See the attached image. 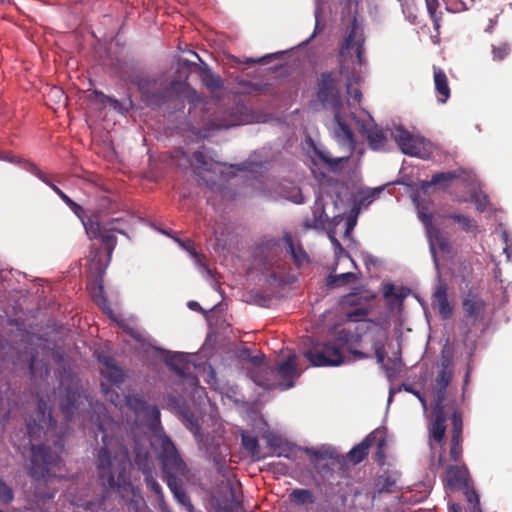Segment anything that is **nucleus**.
Wrapping results in <instances>:
<instances>
[{
  "instance_id": "1",
  "label": "nucleus",
  "mask_w": 512,
  "mask_h": 512,
  "mask_svg": "<svg viewBox=\"0 0 512 512\" xmlns=\"http://www.w3.org/2000/svg\"><path fill=\"white\" fill-rule=\"evenodd\" d=\"M97 432L101 441L94 450L95 467L101 486L106 491L122 492L131 487V460L122 427L99 407Z\"/></svg>"
},
{
  "instance_id": "2",
  "label": "nucleus",
  "mask_w": 512,
  "mask_h": 512,
  "mask_svg": "<svg viewBox=\"0 0 512 512\" xmlns=\"http://www.w3.org/2000/svg\"><path fill=\"white\" fill-rule=\"evenodd\" d=\"M49 399H38L37 409L26 424L30 445V476L44 479L57 476L64 453V433L58 430L52 417Z\"/></svg>"
},
{
  "instance_id": "3",
  "label": "nucleus",
  "mask_w": 512,
  "mask_h": 512,
  "mask_svg": "<svg viewBox=\"0 0 512 512\" xmlns=\"http://www.w3.org/2000/svg\"><path fill=\"white\" fill-rule=\"evenodd\" d=\"M85 231L90 240H99L90 248L88 261L89 269L101 277L111 262L113 251L117 245L115 233L125 235V227L122 218H111L106 221H98L89 218L84 222Z\"/></svg>"
},
{
  "instance_id": "4",
  "label": "nucleus",
  "mask_w": 512,
  "mask_h": 512,
  "mask_svg": "<svg viewBox=\"0 0 512 512\" xmlns=\"http://www.w3.org/2000/svg\"><path fill=\"white\" fill-rule=\"evenodd\" d=\"M357 338L349 330H338L333 340L316 343L304 357L315 367L339 366L344 363L343 349L358 344Z\"/></svg>"
},
{
  "instance_id": "5",
  "label": "nucleus",
  "mask_w": 512,
  "mask_h": 512,
  "mask_svg": "<svg viewBox=\"0 0 512 512\" xmlns=\"http://www.w3.org/2000/svg\"><path fill=\"white\" fill-rule=\"evenodd\" d=\"M342 70L338 72L325 71L320 73L316 80V103L312 106L315 110L321 109H332L333 112L340 110L341 108V96H340V74Z\"/></svg>"
},
{
  "instance_id": "6",
  "label": "nucleus",
  "mask_w": 512,
  "mask_h": 512,
  "mask_svg": "<svg viewBox=\"0 0 512 512\" xmlns=\"http://www.w3.org/2000/svg\"><path fill=\"white\" fill-rule=\"evenodd\" d=\"M156 444L159 462L167 479L184 477L187 466L173 441L166 434H161L156 435Z\"/></svg>"
},
{
  "instance_id": "7",
  "label": "nucleus",
  "mask_w": 512,
  "mask_h": 512,
  "mask_svg": "<svg viewBox=\"0 0 512 512\" xmlns=\"http://www.w3.org/2000/svg\"><path fill=\"white\" fill-rule=\"evenodd\" d=\"M59 387L60 409L67 422L74 420L85 409L91 406L88 397L84 395L81 387L76 382H71L68 386Z\"/></svg>"
},
{
  "instance_id": "8",
  "label": "nucleus",
  "mask_w": 512,
  "mask_h": 512,
  "mask_svg": "<svg viewBox=\"0 0 512 512\" xmlns=\"http://www.w3.org/2000/svg\"><path fill=\"white\" fill-rule=\"evenodd\" d=\"M259 256L265 273L274 280L280 278L279 275L286 271L285 256L280 241L272 239L262 243L259 247Z\"/></svg>"
},
{
  "instance_id": "9",
  "label": "nucleus",
  "mask_w": 512,
  "mask_h": 512,
  "mask_svg": "<svg viewBox=\"0 0 512 512\" xmlns=\"http://www.w3.org/2000/svg\"><path fill=\"white\" fill-rule=\"evenodd\" d=\"M250 379L258 386L271 390L277 387L276 371L259 357L253 358V366L249 369Z\"/></svg>"
},
{
  "instance_id": "10",
  "label": "nucleus",
  "mask_w": 512,
  "mask_h": 512,
  "mask_svg": "<svg viewBox=\"0 0 512 512\" xmlns=\"http://www.w3.org/2000/svg\"><path fill=\"white\" fill-rule=\"evenodd\" d=\"M276 371L277 387L282 390L292 388L295 379L299 376L297 372L296 356L289 355L287 359L273 366Z\"/></svg>"
},
{
  "instance_id": "11",
  "label": "nucleus",
  "mask_w": 512,
  "mask_h": 512,
  "mask_svg": "<svg viewBox=\"0 0 512 512\" xmlns=\"http://www.w3.org/2000/svg\"><path fill=\"white\" fill-rule=\"evenodd\" d=\"M126 406L138 417H143L151 422L160 420V411L157 406H150L140 394H128L125 396Z\"/></svg>"
},
{
  "instance_id": "12",
  "label": "nucleus",
  "mask_w": 512,
  "mask_h": 512,
  "mask_svg": "<svg viewBox=\"0 0 512 512\" xmlns=\"http://www.w3.org/2000/svg\"><path fill=\"white\" fill-rule=\"evenodd\" d=\"M371 346L374 350L377 362L384 369L386 376L389 380L395 379L400 372V359H389L385 363L387 352L385 350V340L378 337H373L371 340Z\"/></svg>"
},
{
  "instance_id": "13",
  "label": "nucleus",
  "mask_w": 512,
  "mask_h": 512,
  "mask_svg": "<svg viewBox=\"0 0 512 512\" xmlns=\"http://www.w3.org/2000/svg\"><path fill=\"white\" fill-rule=\"evenodd\" d=\"M487 303L478 294L469 290L462 299V308L465 316L474 322L483 319Z\"/></svg>"
},
{
  "instance_id": "14",
  "label": "nucleus",
  "mask_w": 512,
  "mask_h": 512,
  "mask_svg": "<svg viewBox=\"0 0 512 512\" xmlns=\"http://www.w3.org/2000/svg\"><path fill=\"white\" fill-rule=\"evenodd\" d=\"M429 446L434 449V443L442 444L446 434V413L445 411H432L428 424Z\"/></svg>"
},
{
  "instance_id": "15",
  "label": "nucleus",
  "mask_w": 512,
  "mask_h": 512,
  "mask_svg": "<svg viewBox=\"0 0 512 512\" xmlns=\"http://www.w3.org/2000/svg\"><path fill=\"white\" fill-rule=\"evenodd\" d=\"M470 475L465 465H450L446 469L445 487L450 490H463L470 484Z\"/></svg>"
},
{
  "instance_id": "16",
  "label": "nucleus",
  "mask_w": 512,
  "mask_h": 512,
  "mask_svg": "<svg viewBox=\"0 0 512 512\" xmlns=\"http://www.w3.org/2000/svg\"><path fill=\"white\" fill-rule=\"evenodd\" d=\"M448 286L446 283L439 281L432 295L433 306L438 308L440 316L447 320L452 316L453 307L448 301Z\"/></svg>"
},
{
  "instance_id": "17",
  "label": "nucleus",
  "mask_w": 512,
  "mask_h": 512,
  "mask_svg": "<svg viewBox=\"0 0 512 512\" xmlns=\"http://www.w3.org/2000/svg\"><path fill=\"white\" fill-rule=\"evenodd\" d=\"M99 361L103 364L104 368L101 373L113 385H121L125 380L124 370L116 365L115 360L108 356H99Z\"/></svg>"
},
{
  "instance_id": "18",
  "label": "nucleus",
  "mask_w": 512,
  "mask_h": 512,
  "mask_svg": "<svg viewBox=\"0 0 512 512\" xmlns=\"http://www.w3.org/2000/svg\"><path fill=\"white\" fill-rule=\"evenodd\" d=\"M394 139L404 154L415 156L419 153V143L417 139L402 127L396 128Z\"/></svg>"
},
{
  "instance_id": "19",
  "label": "nucleus",
  "mask_w": 512,
  "mask_h": 512,
  "mask_svg": "<svg viewBox=\"0 0 512 512\" xmlns=\"http://www.w3.org/2000/svg\"><path fill=\"white\" fill-rule=\"evenodd\" d=\"M133 83L137 85L142 96L150 103L160 104L164 98L165 94L162 92H153L151 88H154L156 85V81L154 79H150L144 76H136L133 80Z\"/></svg>"
},
{
  "instance_id": "20",
  "label": "nucleus",
  "mask_w": 512,
  "mask_h": 512,
  "mask_svg": "<svg viewBox=\"0 0 512 512\" xmlns=\"http://www.w3.org/2000/svg\"><path fill=\"white\" fill-rule=\"evenodd\" d=\"M378 432H370L359 444L354 446L348 453L347 458L353 464L362 462L368 455L369 449L375 443V435Z\"/></svg>"
},
{
  "instance_id": "21",
  "label": "nucleus",
  "mask_w": 512,
  "mask_h": 512,
  "mask_svg": "<svg viewBox=\"0 0 512 512\" xmlns=\"http://www.w3.org/2000/svg\"><path fill=\"white\" fill-rule=\"evenodd\" d=\"M434 72V85L437 92L438 102L444 104L450 97V87L448 84V78L445 72L438 67H433Z\"/></svg>"
},
{
  "instance_id": "22",
  "label": "nucleus",
  "mask_w": 512,
  "mask_h": 512,
  "mask_svg": "<svg viewBox=\"0 0 512 512\" xmlns=\"http://www.w3.org/2000/svg\"><path fill=\"white\" fill-rule=\"evenodd\" d=\"M193 54L201 61L200 65H195L198 67V71L200 73L201 81L203 84L210 90L221 89L223 85L221 78L211 71L210 67L200 59L196 52H193Z\"/></svg>"
},
{
  "instance_id": "23",
  "label": "nucleus",
  "mask_w": 512,
  "mask_h": 512,
  "mask_svg": "<svg viewBox=\"0 0 512 512\" xmlns=\"http://www.w3.org/2000/svg\"><path fill=\"white\" fill-rule=\"evenodd\" d=\"M288 253L291 255L296 267L300 268L304 263L309 261L307 252L300 243L295 244L291 235L286 234L283 237Z\"/></svg>"
},
{
  "instance_id": "24",
  "label": "nucleus",
  "mask_w": 512,
  "mask_h": 512,
  "mask_svg": "<svg viewBox=\"0 0 512 512\" xmlns=\"http://www.w3.org/2000/svg\"><path fill=\"white\" fill-rule=\"evenodd\" d=\"M134 452V461L137 468L144 474L149 473L152 468V460L149 449L147 447L142 446L138 441H136Z\"/></svg>"
},
{
  "instance_id": "25",
  "label": "nucleus",
  "mask_w": 512,
  "mask_h": 512,
  "mask_svg": "<svg viewBox=\"0 0 512 512\" xmlns=\"http://www.w3.org/2000/svg\"><path fill=\"white\" fill-rule=\"evenodd\" d=\"M446 219H451L455 223L459 224L460 229L466 233H472L474 235L478 232V224L476 220L457 212H450L442 216Z\"/></svg>"
},
{
  "instance_id": "26",
  "label": "nucleus",
  "mask_w": 512,
  "mask_h": 512,
  "mask_svg": "<svg viewBox=\"0 0 512 512\" xmlns=\"http://www.w3.org/2000/svg\"><path fill=\"white\" fill-rule=\"evenodd\" d=\"M305 453L309 457L310 463L313 465V467L316 470L320 471V460H327V459H335L336 458V451L332 448H321V449H314V448H305Z\"/></svg>"
},
{
  "instance_id": "27",
  "label": "nucleus",
  "mask_w": 512,
  "mask_h": 512,
  "mask_svg": "<svg viewBox=\"0 0 512 512\" xmlns=\"http://www.w3.org/2000/svg\"><path fill=\"white\" fill-rule=\"evenodd\" d=\"M243 123L242 116L237 113H224L212 120V127L215 129H227Z\"/></svg>"
},
{
  "instance_id": "28",
  "label": "nucleus",
  "mask_w": 512,
  "mask_h": 512,
  "mask_svg": "<svg viewBox=\"0 0 512 512\" xmlns=\"http://www.w3.org/2000/svg\"><path fill=\"white\" fill-rule=\"evenodd\" d=\"M167 485H168L169 489L171 490V492L173 493L176 500L180 504H182L184 506H189L190 508L193 507L191 504V501H190V497L188 496L185 489L183 488L181 478L167 479Z\"/></svg>"
},
{
  "instance_id": "29",
  "label": "nucleus",
  "mask_w": 512,
  "mask_h": 512,
  "mask_svg": "<svg viewBox=\"0 0 512 512\" xmlns=\"http://www.w3.org/2000/svg\"><path fill=\"white\" fill-rule=\"evenodd\" d=\"M334 121L337 124L336 136L341 139L345 144H354V135L350 127L342 121L340 110L334 111Z\"/></svg>"
},
{
  "instance_id": "30",
  "label": "nucleus",
  "mask_w": 512,
  "mask_h": 512,
  "mask_svg": "<svg viewBox=\"0 0 512 512\" xmlns=\"http://www.w3.org/2000/svg\"><path fill=\"white\" fill-rule=\"evenodd\" d=\"M396 477L392 475L390 472L385 471L383 474L379 475L375 482V487L377 492H394L397 488Z\"/></svg>"
},
{
  "instance_id": "31",
  "label": "nucleus",
  "mask_w": 512,
  "mask_h": 512,
  "mask_svg": "<svg viewBox=\"0 0 512 512\" xmlns=\"http://www.w3.org/2000/svg\"><path fill=\"white\" fill-rule=\"evenodd\" d=\"M183 156L186 157V153L180 151ZM187 160L190 165L200 171H210L212 167V161L202 151H195L191 158L187 156Z\"/></svg>"
},
{
  "instance_id": "32",
  "label": "nucleus",
  "mask_w": 512,
  "mask_h": 512,
  "mask_svg": "<svg viewBox=\"0 0 512 512\" xmlns=\"http://www.w3.org/2000/svg\"><path fill=\"white\" fill-rule=\"evenodd\" d=\"M291 502L296 505L308 506L315 502V496L309 489L297 488L294 489L289 496Z\"/></svg>"
},
{
  "instance_id": "33",
  "label": "nucleus",
  "mask_w": 512,
  "mask_h": 512,
  "mask_svg": "<svg viewBox=\"0 0 512 512\" xmlns=\"http://www.w3.org/2000/svg\"><path fill=\"white\" fill-rule=\"evenodd\" d=\"M356 36H357V29H356L355 25L353 24L347 37L345 38L344 45L342 46L340 54L343 55L344 50H350L355 47L357 57L359 58V61H361L362 43L360 40H356Z\"/></svg>"
},
{
  "instance_id": "34",
  "label": "nucleus",
  "mask_w": 512,
  "mask_h": 512,
  "mask_svg": "<svg viewBox=\"0 0 512 512\" xmlns=\"http://www.w3.org/2000/svg\"><path fill=\"white\" fill-rule=\"evenodd\" d=\"M372 432H378L377 435H375V443H374L377 446L376 461L379 464H383L384 459H385V449L387 446L386 431H385V429L377 428V429L373 430Z\"/></svg>"
},
{
  "instance_id": "35",
  "label": "nucleus",
  "mask_w": 512,
  "mask_h": 512,
  "mask_svg": "<svg viewBox=\"0 0 512 512\" xmlns=\"http://www.w3.org/2000/svg\"><path fill=\"white\" fill-rule=\"evenodd\" d=\"M241 441L244 449L252 456L259 458L260 448L256 436L246 432H242Z\"/></svg>"
},
{
  "instance_id": "36",
  "label": "nucleus",
  "mask_w": 512,
  "mask_h": 512,
  "mask_svg": "<svg viewBox=\"0 0 512 512\" xmlns=\"http://www.w3.org/2000/svg\"><path fill=\"white\" fill-rule=\"evenodd\" d=\"M460 177L458 171L439 172L432 175L430 185H441L447 187L453 180Z\"/></svg>"
},
{
  "instance_id": "37",
  "label": "nucleus",
  "mask_w": 512,
  "mask_h": 512,
  "mask_svg": "<svg viewBox=\"0 0 512 512\" xmlns=\"http://www.w3.org/2000/svg\"><path fill=\"white\" fill-rule=\"evenodd\" d=\"M367 139L369 142V146L373 150H378L384 147L386 143L385 133L377 128L370 129L367 131Z\"/></svg>"
},
{
  "instance_id": "38",
  "label": "nucleus",
  "mask_w": 512,
  "mask_h": 512,
  "mask_svg": "<svg viewBox=\"0 0 512 512\" xmlns=\"http://www.w3.org/2000/svg\"><path fill=\"white\" fill-rule=\"evenodd\" d=\"M356 279V275L352 272H346L341 274H330L327 277L326 284L331 287H340L350 283Z\"/></svg>"
},
{
  "instance_id": "39",
  "label": "nucleus",
  "mask_w": 512,
  "mask_h": 512,
  "mask_svg": "<svg viewBox=\"0 0 512 512\" xmlns=\"http://www.w3.org/2000/svg\"><path fill=\"white\" fill-rule=\"evenodd\" d=\"M429 238L442 252H449L450 242L441 234L439 229L433 228L432 230H429Z\"/></svg>"
},
{
  "instance_id": "40",
  "label": "nucleus",
  "mask_w": 512,
  "mask_h": 512,
  "mask_svg": "<svg viewBox=\"0 0 512 512\" xmlns=\"http://www.w3.org/2000/svg\"><path fill=\"white\" fill-rule=\"evenodd\" d=\"M243 506L239 500L236 499L234 493H231V499L219 504L215 512H242Z\"/></svg>"
},
{
  "instance_id": "41",
  "label": "nucleus",
  "mask_w": 512,
  "mask_h": 512,
  "mask_svg": "<svg viewBox=\"0 0 512 512\" xmlns=\"http://www.w3.org/2000/svg\"><path fill=\"white\" fill-rule=\"evenodd\" d=\"M447 388L435 387L433 388V410L432 411H445L444 402L446 400Z\"/></svg>"
},
{
  "instance_id": "42",
  "label": "nucleus",
  "mask_w": 512,
  "mask_h": 512,
  "mask_svg": "<svg viewBox=\"0 0 512 512\" xmlns=\"http://www.w3.org/2000/svg\"><path fill=\"white\" fill-rule=\"evenodd\" d=\"M462 491L466 497L467 502L471 505L472 512H481L479 495L477 494L473 486L469 484Z\"/></svg>"
},
{
  "instance_id": "43",
  "label": "nucleus",
  "mask_w": 512,
  "mask_h": 512,
  "mask_svg": "<svg viewBox=\"0 0 512 512\" xmlns=\"http://www.w3.org/2000/svg\"><path fill=\"white\" fill-rule=\"evenodd\" d=\"M511 52V45L504 41L497 45H492V56L495 61L504 60Z\"/></svg>"
},
{
  "instance_id": "44",
  "label": "nucleus",
  "mask_w": 512,
  "mask_h": 512,
  "mask_svg": "<svg viewBox=\"0 0 512 512\" xmlns=\"http://www.w3.org/2000/svg\"><path fill=\"white\" fill-rule=\"evenodd\" d=\"M462 437L451 436L450 457L453 461L458 462L462 457Z\"/></svg>"
},
{
  "instance_id": "45",
  "label": "nucleus",
  "mask_w": 512,
  "mask_h": 512,
  "mask_svg": "<svg viewBox=\"0 0 512 512\" xmlns=\"http://www.w3.org/2000/svg\"><path fill=\"white\" fill-rule=\"evenodd\" d=\"M452 421V436L462 437L463 420L462 414L458 410H454L451 417Z\"/></svg>"
},
{
  "instance_id": "46",
  "label": "nucleus",
  "mask_w": 512,
  "mask_h": 512,
  "mask_svg": "<svg viewBox=\"0 0 512 512\" xmlns=\"http://www.w3.org/2000/svg\"><path fill=\"white\" fill-rule=\"evenodd\" d=\"M451 379H452L451 372L446 367H444L438 372V374L435 378L434 386L441 387V388H448V386L451 382Z\"/></svg>"
},
{
  "instance_id": "47",
  "label": "nucleus",
  "mask_w": 512,
  "mask_h": 512,
  "mask_svg": "<svg viewBox=\"0 0 512 512\" xmlns=\"http://www.w3.org/2000/svg\"><path fill=\"white\" fill-rule=\"evenodd\" d=\"M14 499V493L11 487H9L1 478H0V502L3 504H9Z\"/></svg>"
},
{
  "instance_id": "48",
  "label": "nucleus",
  "mask_w": 512,
  "mask_h": 512,
  "mask_svg": "<svg viewBox=\"0 0 512 512\" xmlns=\"http://www.w3.org/2000/svg\"><path fill=\"white\" fill-rule=\"evenodd\" d=\"M368 316V310L363 307H358L346 313V319L350 322H360L365 320Z\"/></svg>"
},
{
  "instance_id": "49",
  "label": "nucleus",
  "mask_w": 512,
  "mask_h": 512,
  "mask_svg": "<svg viewBox=\"0 0 512 512\" xmlns=\"http://www.w3.org/2000/svg\"><path fill=\"white\" fill-rule=\"evenodd\" d=\"M324 208L323 207H317L313 210V219L310 221L309 219L304 221V226L306 228H316L320 224H322V215L324 214Z\"/></svg>"
},
{
  "instance_id": "50",
  "label": "nucleus",
  "mask_w": 512,
  "mask_h": 512,
  "mask_svg": "<svg viewBox=\"0 0 512 512\" xmlns=\"http://www.w3.org/2000/svg\"><path fill=\"white\" fill-rule=\"evenodd\" d=\"M52 190L74 211L81 210V206L74 202L68 195H66L58 186H52Z\"/></svg>"
},
{
  "instance_id": "51",
  "label": "nucleus",
  "mask_w": 512,
  "mask_h": 512,
  "mask_svg": "<svg viewBox=\"0 0 512 512\" xmlns=\"http://www.w3.org/2000/svg\"><path fill=\"white\" fill-rule=\"evenodd\" d=\"M394 290L395 289H394V285L393 284H386L384 286V292H383L384 298L388 299V298L393 297L397 301H402L403 298L405 297V294H403L401 292L395 293Z\"/></svg>"
},
{
  "instance_id": "52",
  "label": "nucleus",
  "mask_w": 512,
  "mask_h": 512,
  "mask_svg": "<svg viewBox=\"0 0 512 512\" xmlns=\"http://www.w3.org/2000/svg\"><path fill=\"white\" fill-rule=\"evenodd\" d=\"M252 301L258 306L268 307L271 302V297L269 295L257 292L252 295Z\"/></svg>"
},
{
  "instance_id": "53",
  "label": "nucleus",
  "mask_w": 512,
  "mask_h": 512,
  "mask_svg": "<svg viewBox=\"0 0 512 512\" xmlns=\"http://www.w3.org/2000/svg\"><path fill=\"white\" fill-rule=\"evenodd\" d=\"M292 451L293 447L287 442L285 445H281V447L274 452L278 457L290 458Z\"/></svg>"
},
{
  "instance_id": "54",
  "label": "nucleus",
  "mask_w": 512,
  "mask_h": 512,
  "mask_svg": "<svg viewBox=\"0 0 512 512\" xmlns=\"http://www.w3.org/2000/svg\"><path fill=\"white\" fill-rule=\"evenodd\" d=\"M404 390L413 394L415 396V398H418V400L420 401V403L422 404L423 408L426 410L427 409V401H426V398L418 391V390H415L412 386H405L404 387Z\"/></svg>"
},
{
  "instance_id": "55",
  "label": "nucleus",
  "mask_w": 512,
  "mask_h": 512,
  "mask_svg": "<svg viewBox=\"0 0 512 512\" xmlns=\"http://www.w3.org/2000/svg\"><path fill=\"white\" fill-rule=\"evenodd\" d=\"M90 97H93L94 101L102 105H105L107 102L112 101V99L109 96H106L105 94L97 90H95Z\"/></svg>"
},
{
  "instance_id": "56",
  "label": "nucleus",
  "mask_w": 512,
  "mask_h": 512,
  "mask_svg": "<svg viewBox=\"0 0 512 512\" xmlns=\"http://www.w3.org/2000/svg\"><path fill=\"white\" fill-rule=\"evenodd\" d=\"M103 504H104V497H102L97 502L87 501L85 504H82L81 506L85 510H94V509H99Z\"/></svg>"
},
{
  "instance_id": "57",
  "label": "nucleus",
  "mask_w": 512,
  "mask_h": 512,
  "mask_svg": "<svg viewBox=\"0 0 512 512\" xmlns=\"http://www.w3.org/2000/svg\"><path fill=\"white\" fill-rule=\"evenodd\" d=\"M187 88V85L180 81H172L170 83L169 89L176 92V93H182Z\"/></svg>"
},
{
  "instance_id": "58",
  "label": "nucleus",
  "mask_w": 512,
  "mask_h": 512,
  "mask_svg": "<svg viewBox=\"0 0 512 512\" xmlns=\"http://www.w3.org/2000/svg\"><path fill=\"white\" fill-rule=\"evenodd\" d=\"M124 331L128 335H130L133 339H135L137 341H142V334L138 330H136L132 327H129V326H125Z\"/></svg>"
},
{
  "instance_id": "59",
  "label": "nucleus",
  "mask_w": 512,
  "mask_h": 512,
  "mask_svg": "<svg viewBox=\"0 0 512 512\" xmlns=\"http://www.w3.org/2000/svg\"><path fill=\"white\" fill-rule=\"evenodd\" d=\"M287 443V441H284L282 438L280 437H272L270 440H269V446L271 448L275 450H277L278 448L281 447V445H285Z\"/></svg>"
},
{
  "instance_id": "60",
  "label": "nucleus",
  "mask_w": 512,
  "mask_h": 512,
  "mask_svg": "<svg viewBox=\"0 0 512 512\" xmlns=\"http://www.w3.org/2000/svg\"><path fill=\"white\" fill-rule=\"evenodd\" d=\"M359 297L356 294H349L343 298L342 303L344 305H358Z\"/></svg>"
},
{
  "instance_id": "61",
  "label": "nucleus",
  "mask_w": 512,
  "mask_h": 512,
  "mask_svg": "<svg viewBox=\"0 0 512 512\" xmlns=\"http://www.w3.org/2000/svg\"><path fill=\"white\" fill-rule=\"evenodd\" d=\"M26 169L31 172L32 174H34L37 178L38 177H41L42 176V171L41 169L34 163L32 162H28L26 164Z\"/></svg>"
},
{
  "instance_id": "62",
  "label": "nucleus",
  "mask_w": 512,
  "mask_h": 512,
  "mask_svg": "<svg viewBox=\"0 0 512 512\" xmlns=\"http://www.w3.org/2000/svg\"><path fill=\"white\" fill-rule=\"evenodd\" d=\"M419 218L420 220L422 221V223L426 226V228L428 229V231L430 230V227L432 225V216L429 215V214H426V213H423L421 212L419 214ZM433 228H431L432 230Z\"/></svg>"
},
{
  "instance_id": "63",
  "label": "nucleus",
  "mask_w": 512,
  "mask_h": 512,
  "mask_svg": "<svg viewBox=\"0 0 512 512\" xmlns=\"http://www.w3.org/2000/svg\"><path fill=\"white\" fill-rule=\"evenodd\" d=\"M101 390L107 399H109L112 403H115L114 393H111L110 388L103 382L101 383Z\"/></svg>"
},
{
  "instance_id": "64",
  "label": "nucleus",
  "mask_w": 512,
  "mask_h": 512,
  "mask_svg": "<svg viewBox=\"0 0 512 512\" xmlns=\"http://www.w3.org/2000/svg\"><path fill=\"white\" fill-rule=\"evenodd\" d=\"M37 361L34 357H31L30 359V363H29V370H30V373L33 377H36L37 375Z\"/></svg>"
}]
</instances>
